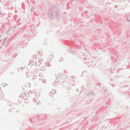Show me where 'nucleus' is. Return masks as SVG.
<instances>
[{
    "instance_id": "6ab92c4d",
    "label": "nucleus",
    "mask_w": 130,
    "mask_h": 130,
    "mask_svg": "<svg viewBox=\"0 0 130 130\" xmlns=\"http://www.w3.org/2000/svg\"><path fill=\"white\" fill-rule=\"evenodd\" d=\"M9 112H11V109H10L9 110Z\"/></svg>"
},
{
    "instance_id": "0eeeda50",
    "label": "nucleus",
    "mask_w": 130,
    "mask_h": 130,
    "mask_svg": "<svg viewBox=\"0 0 130 130\" xmlns=\"http://www.w3.org/2000/svg\"><path fill=\"white\" fill-rule=\"evenodd\" d=\"M12 27L11 26L10 28H9L7 30V32H10L11 31V29H12Z\"/></svg>"
},
{
    "instance_id": "5701e85b",
    "label": "nucleus",
    "mask_w": 130,
    "mask_h": 130,
    "mask_svg": "<svg viewBox=\"0 0 130 130\" xmlns=\"http://www.w3.org/2000/svg\"><path fill=\"white\" fill-rule=\"evenodd\" d=\"M2 15V14H1V12H0V16H1V15Z\"/></svg>"
},
{
    "instance_id": "ddd939ff",
    "label": "nucleus",
    "mask_w": 130,
    "mask_h": 130,
    "mask_svg": "<svg viewBox=\"0 0 130 130\" xmlns=\"http://www.w3.org/2000/svg\"><path fill=\"white\" fill-rule=\"evenodd\" d=\"M64 83V82H63V81H62L60 83V84H61V85H63V84Z\"/></svg>"
},
{
    "instance_id": "6e6552de",
    "label": "nucleus",
    "mask_w": 130,
    "mask_h": 130,
    "mask_svg": "<svg viewBox=\"0 0 130 130\" xmlns=\"http://www.w3.org/2000/svg\"><path fill=\"white\" fill-rule=\"evenodd\" d=\"M12 104V103L9 101H8V103H7V105L9 106H11Z\"/></svg>"
},
{
    "instance_id": "2eb2a0df",
    "label": "nucleus",
    "mask_w": 130,
    "mask_h": 130,
    "mask_svg": "<svg viewBox=\"0 0 130 130\" xmlns=\"http://www.w3.org/2000/svg\"><path fill=\"white\" fill-rule=\"evenodd\" d=\"M36 77V76H34L33 77V78H32V79H34L35 78H34V77Z\"/></svg>"
},
{
    "instance_id": "4468645a",
    "label": "nucleus",
    "mask_w": 130,
    "mask_h": 130,
    "mask_svg": "<svg viewBox=\"0 0 130 130\" xmlns=\"http://www.w3.org/2000/svg\"><path fill=\"white\" fill-rule=\"evenodd\" d=\"M34 57L35 59L37 57V56L36 55H35V56H34Z\"/></svg>"
},
{
    "instance_id": "7ed1b4c3",
    "label": "nucleus",
    "mask_w": 130,
    "mask_h": 130,
    "mask_svg": "<svg viewBox=\"0 0 130 130\" xmlns=\"http://www.w3.org/2000/svg\"><path fill=\"white\" fill-rule=\"evenodd\" d=\"M95 94L93 93L92 91L91 90L88 94V95L89 96H93L95 95Z\"/></svg>"
},
{
    "instance_id": "39448f33",
    "label": "nucleus",
    "mask_w": 130,
    "mask_h": 130,
    "mask_svg": "<svg viewBox=\"0 0 130 130\" xmlns=\"http://www.w3.org/2000/svg\"><path fill=\"white\" fill-rule=\"evenodd\" d=\"M7 39V38H4V40L3 41V43L2 44H3L4 45H5V44H4V42H5L6 41Z\"/></svg>"
},
{
    "instance_id": "f8f14e48",
    "label": "nucleus",
    "mask_w": 130,
    "mask_h": 130,
    "mask_svg": "<svg viewBox=\"0 0 130 130\" xmlns=\"http://www.w3.org/2000/svg\"><path fill=\"white\" fill-rule=\"evenodd\" d=\"M63 58L62 57H61L60 58V59L59 60V61L60 62H61V61H63Z\"/></svg>"
},
{
    "instance_id": "1a4fd4ad",
    "label": "nucleus",
    "mask_w": 130,
    "mask_h": 130,
    "mask_svg": "<svg viewBox=\"0 0 130 130\" xmlns=\"http://www.w3.org/2000/svg\"><path fill=\"white\" fill-rule=\"evenodd\" d=\"M25 102L26 103H28L29 102V100L28 99H27L25 98Z\"/></svg>"
},
{
    "instance_id": "f3484780",
    "label": "nucleus",
    "mask_w": 130,
    "mask_h": 130,
    "mask_svg": "<svg viewBox=\"0 0 130 130\" xmlns=\"http://www.w3.org/2000/svg\"><path fill=\"white\" fill-rule=\"evenodd\" d=\"M39 104H41V103H40V101L37 104V105H38Z\"/></svg>"
},
{
    "instance_id": "9b49d317",
    "label": "nucleus",
    "mask_w": 130,
    "mask_h": 130,
    "mask_svg": "<svg viewBox=\"0 0 130 130\" xmlns=\"http://www.w3.org/2000/svg\"><path fill=\"white\" fill-rule=\"evenodd\" d=\"M33 101L35 102H36L37 101V99H35V98H33Z\"/></svg>"
},
{
    "instance_id": "aec40b11",
    "label": "nucleus",
    "mask_w": 130,
    "mask_h": 130,
    "mask_svg": "<svg viewBox=\"0 0 130 130\" xmlns=\"http://www.w3.org/2000/svg\"><path fill=\"white\" fill-rule=\"evenodd\" d=\"M18 102L20 103L22 101L21 100H20V101H18Z\"/></svg>"
},
{
    "instance_id": "b1692460",
    "label": "nucleus",
    "mask_w": 130,
    "mask_h": 130,
    "mask_svg": "<svg viewBox=\"0 0 130 130\" xmlns=\"http://www.w3.org/2000/svg\"><path fill=\"white\" fill-rule=\"evenodd\" d=\"M89 63L88 62H87H87L86 63H86L87 64H88V63Z\"/></svg>"
},
{
    "instance_id": "423d86ee",
    "label": "nucleus",
    "mask_w": 130,
    "mask_h": 130,
    "mask_svg": "<svg viewBox=\"0 0 130 130\" xmlns=\"http://www.w3.org/2000/svg\"><path fill=\"white\" fill-rule=\"evenodd\" d=\"M41 70L43 71H44L45 70V67L44 66H42L41 68Z\"/></svg>"
},
{
    "instance_id": "20e7f679",
    "label": "nucleus",
    "mask_w": 130,
    "mask_h": 130,
    "mask_svg": "<svg viewBox=\"0 0 130 130\" xmlns=\"http://www.w3.org/2000/svg\"><path fill=\"white\" fill-rule=\"evenodd\" d=\"M53 85L54 86H55L57 87L58 86V84L56 82H54L53 83Z\"/></svg>"
},
{
    "instance_id": "f257e3e1",
    "label": "nucleus",
    "mask_w": 130,
    "mask_h": 130,
    "mask_svg": "<svg viewBox=\"0 0 130 130\" xmlns=\"http://www.w3.org/2000/svg\"><path fill=\"white\" fill-rule=\"evenodd\" d=\"M50 11L51 13H50L51 15L50 18H51V19L54 17H57L58 16V11L56 10V9L54 10L53 9H51Z\"/></svg>"
},
{
    "instance_id": "a878e982",
    "label": "nucleus",
    "mask_w": 130,
    "mask_h": 130,
    "mask_svg": "<svg viewBox=\"0 0 130 130\" xmlns=\"http://www.w3.org/2000/svg\"><path fill=\"white\" fill-rule=\"evenodd\" d=\"M87 72V71H84L83 72V73L84 72Z\"/></svg>"
},
{
    "instance_id": "412c9836",
    "label": "nucleus",
    "mask_w": 130,
    "mask_h": 130,
    "mask_svg": "<svg viewBox=\"0 0 130 130\" xmlns=\"http://www.w3.org/2000/svg\"><path fill=\"white\" fill-rule=\"evenodd\" d=\"M29 73V72H26V74H28V73Z\"/></svg>"
},
{
    "instance_id": "9d476101",
    "label": "nucleus",
    "mask_w": 130,
    "mask_h": 130,
    "mask_svg": "<svg viewBox=\"0 0 130 130\" xmlns=\"http://www.w3.org/2000/svg\"><path fill=\"white\" fill-rule=\"evenodd\" d=\"M42 79V82L44 83H46V80L44 79Z\"/></svg>"
},
{
    "instance_id": "dca6fc26",
    "label": "nucleus",
    "mask_w": 130,
    "mask_h": 130,
    "mask_svg": "<svg viewBox=\"0 0 130 130\" xmlns=\"http://www.w3.org/2000/svg\"><path fill=\"white\" fill-rule=\"evenodd\" d=\"M48 66H51V64H50V63H48Z\"/></svg>"
},
{
    "instance_id": "4be33fe9",
    "label": "nucleus",
    "mask_w": 130,
    "mask_h": 130,
    "mask_svg": "<svg viewBox=\"0 0 130 130\" xmlns=\"http://www.w3.org/2000/svg\"><path fill=\"white\" fill-rule=\"evenodd\" d=\"M24 68H23V67H21V69H24Z\"/></svg>"
},
{
    "instance_id": "393cba45",
    "label": "nucleus",
    "mask_w": 130,
    "mask_h": 130,
    "mask_svg": "<svg viewBox=\"0 0 130 130\" xmlns=\"http://www.w3.org/2000/svg\"><path fill=\"white\" fill-rule=\"evenodd\" d=\"M8 85V84H6V85L4 86V87L6 85Z\"/></svg>"
},
{
    "instance_id": "f03ea898",
    "label": "nucleus",
    "mask_w": 130,
    "mask_h": 130,
    "mask_svg": "<svg viewBox=\"0 0 130 130\" xmlns=\"http://www.w3.org/2000/svg\"><path fill=\"white\" fill-rule=\"evenodd\" d=\"M56 90L53 89L49 93L50 95L52 97L54 94H55L56 93Z\"/></svg>"
},
{
    "instance_id": "a211bd4d",
    "label": "nucleus",
    "mask_w": 130,
    "mask_h": 130,
    "mask_svg": "<svg viewBox=\"0 0 130 130\" xmlns=\"http://www.w3.org/2000/svg\"><path fill=\"white\" fill-rule=\"evenodd\" d=\"M69 89H71V88H70V87H68L67 88V89H68L69 90Z\"/></svg>"
}]
</instances>
